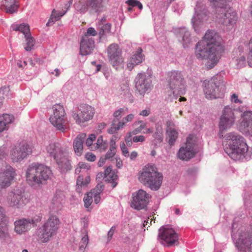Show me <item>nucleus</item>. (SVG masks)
Segmentation results:
<instances>
[{
	"label": "nucleus",
	"mask_w": 252,
	"mask_h": 252,
	"mask_svg": "<svg viewBox=\"0 0 252 252\" xmlns=\"http://www.w3.org/2000/svg\"><path fill=\"white\" fill-rule=\"evenodd\" d=\"M223 51L219 34L214 31L208 30L197 43L195 54L198 59H207L206 65L210 69L217 64Z\"/></svg>",
	"instance_id": "nucleus-1"
},
{
	"label": "nucleus",
	"mask_w": 252,
	"mask_h": 252,
	"mask_svg": "<svg viewBox=\"0 0 252 252\" xmlns=\"http://www.w3.org/2000/svg\"><path fill=\"white\" fill-rule=\"evenodd\" d=\"M224 138L230 150L228 155L232 159L238 160L250 157L252 153L249 150L246 139L242 136L232 132L227 133Z\"/></svg>",
	"instance_id": "nucleus-2"
},
{
	"label": "nucleus",
	"mask_w": 252,
	"mask_h": 252,
	"mask_svg": "<svg viewBox=\"0 0 252 252\" xmlns=\"http://www.w3.org/2000/svg\"><path fill=\"white\" fill-rule=\"evenodd\" d=\"M215 7V11L212 17L213 20L222 25L226 29H230L238 21L237 12L233 8H227L224 0H209Z\"/></svg>",
	"instance_id": "nucleus-3"
},
{
	"label": "nucleus",
	"mask_w": 252,
	"mask_h": 252,
	"mask_svg": "<svg viewBox=\"0 0 252 252\" xmlns=\"http://www.w3.org/2000/svg\"><path fill=\"white\" fill-rule=\"evenodd\" d=\"M52 173L49 167L41 164H32L27 168V182L31 186L45 184L50 179Z\"/></svg>",
	"instance_id": "nucleus-4"
},
{
	"label": "nucleus",
	"mask_w": 252,
	"mask_h": 252,
	"mask_svg": "<svg viewBox=\"0 0 252 252\" xmlns=\"http://www.w3.org/2000/svg\"><path fill=\"white\" fill-rule=\"evenodd\" d=\"M138 179L144 186L156 191L159 189L161 185L163 176L158 171L156 166L148 164L139 171Z\"/></svg>",
	"instance_id": "nucleus-5"
},
{
	"label": "nucleus",
	"mask_w": 252,
	"mask_h": 252,
	"mask_svg": "<svg viewBox=\"0 0 252 252\" xmlns=\"http://www.w3.org/2000/svg\"><path fill=\"white\" fill-rule=\"evenodd\" d=\"M60 224L59 218L57 215H50L38 230V241L45 243L51 240L57 235Z\"/></svg>",
	"instance_id": "nucleus-6"
},
{
	"label": "nucleus",
	"mask_w": 252,
	"mask_h": 252,
	"mask_svg": "<svg viewBox=\"0 0 252 252\" xmlns=\"http://www.w3.org/2000/svg\"><path fill=\"white\" fill-rule=\"evenodd\" d=\"M232 237L236 240V246L241 251L252 252V222L249 228L241 227L235 232L233 229Z\"/></svg>",
	"instance_id": "nucleus-7"
},
{
	"label": "nucleus",
	"mask_w": 252,
	"mask_h": 252,
	"mask_svg": "<svg viewBox=\"0 0 252 252\" xmlns=\"http://www.w3.org/2000/svg\"><path fill=\"white\" fill-rule=\"evenodd\" d=\"M167 80L175 99L177 98V95L184 94L185 81L180 72L173 71L168 72Z\"/></svg>",
	"instance_id": "nucleus-8"
},
{
	"label": "nucleus",
	"mask_w": 252,
	"mask_h": 252,
	"mask_svg": "<svg viewBox=\"0 0 252 252\" xmlns=\"http://www.w3.org/2000/svg\"><path fill=\"white\" fill-rule=\"evenodd\" d=\"M237 111L232 105H226L224 107L219 123L220 135L234 125L236 120L235 113Z\"/></svg>",
	"instance_id": "nucleus-9"
},
{
	"label": "nucleus",
	"mask_w": 252,
	"mask_h": 252,
	"mask_svg": "<svg viewBox=\"0 0 252 252\" xmlns=\"http://www.w3.org/2000/svg\"><path fill=\"white\" fill-rule=\"evenodd\" d=\"M196 137L189 135L187 138L185 145L180 148L178 154V158L182 160L188 161L193 158L196 154Z\"/></svg>",
	"instance_id": "nucleus-10"
},
{
	"label": "nucleus",
	"mask_w": 252,
	"mask_h": 252,
	"mask_svg": "<svg viewBox=\"0 0 252 252\" xmlns=\"http://www.w3.org/2000/svg\"><path fill=\"white\" fill-rule=\"evenodd\" d=\"M216 79L213 78L208 81H205L204 92L208 99L220 98L224 95V88L222 85L218 83Z\"/></svg>",
	"instance_id": "nucleus-11"
},
{
	"label": "nucleus",
	"mask_w": 252,
	"mask_h": 252,
	"mask_svg": "<svg viewBox=\"0 0 252 252\" xmlns=\"http://www.w3.org/2000/svg\"><path fill=\"white\" fill-rule=\"evenodd\" d=\"M79 113H75L72 115L76 124L82 126L86 122L92 120L95 113L94 108L92 106L83 104L79 107Z\"/></svg>",
	"instance_id": "nucleus-12"
},
{
	"label": "nucleus",
	"mask_w": 252,
	"mask_h": 252,
	"mask_svg": "<svg viewBox=\"0 0 252 252\" xmlns=\"http://www.w3.org/2000/svg\"><path fill=\"white\" fill-rule=\"evenodd\" d=\"M179 236L171 228L161 227L159 229L158 240L163 245L171 246L178 243Z\"/></svg>",
	"instance_id": "nucleus-13"
},
{
	"label": "nucleus",
	"mask_w": 252,
	"mask_h": 252,
	"mask_svg": "<svg viewBox=\"0 0 252 252\" xmlns=\"http://www.w3.org/2000/svg\"><path fill=\"white\" fill-rule=\"evenodd\" d=\"M0 189L9 187L17 174L15 169L4 163V165L0 167Z\"/></svg>",
	"instance_id": "nucleus-14"
},
{
	"label": "nucleus",
	"mask_w": 252,
	"mask_h": 252,
	"mask_svg": "<svg viewBox=\"0 0 252 252\" xmlns=\"http://www.w3.org/2000/svg\"><path fill=\"white\" fill-rule=\"evenodd\" d=\"M32 152V147L27 143L19 144L12 148L10 153V158L13 162L22 160Z\"/></svg>",
	"instance_id": "nucleus-15"
},
{
	"label": "nucleus",
	"mask_w": 252,
	"mask_h": 252,
	"mask_svg": "<svg viewBox=\"0 0 252 252\" xmlns=\"http://www.w3.org/2000/svg\"><path fill=\"white\" fill-rule=\"evenodd\" d=\"M135 88L142 96L152 88L151 75H146L145 73H138L135 79Z\"/></svg>",
	"instance_id": "nucleus-16"
},
{
	"label": "nucleus",
	"mask_w": 252,
	"mask_h": 252,
	"mask_svg": "<svg viewBox=\"0 0 252 252\" xmlns=\"http://www.w3.org/2000/svg\"><path fill=\"white\" fill-rule=\"evenodd\" d=\"M150 195L143 189H139L132 194L130 206L140 210L145 208L149 202Z\"/></svg>",
	"instance_id": "nucleus-17"
},
{
	"label": "nucleus",
	"mask_w": 252,
	"mask_h": 252,
	"mask_svg": "<svg viewBox=\"0 0 252 252\" xmlns=\"http://www.w3.org/2000/svg\"><path fill=\"white\" fill-rule=\"evenodd\" d=\"M37 220L33 218H23L16 220L14 223V231L21 235L36 225Z\"/></svg>",
	"instance_id": "nucleus-18"
},
{
	"label": "nucleus",
	"mask_w": 252,
	"mask_h": 252,
	"mask_svg": "<svg viewBox=\"0 0 252 252\" xmlns=\"http://www.w3.org/2000/svg\"><path fill=\"white\" fill-rule=\"evenodd\" d=\"M109 61L114 67L120 65L124 62L122 57V51L117 44H112L107 48Z\"/></svg>",
	"instance_id": "nucleus-19"
},
{
	"label": "nucleus",
	"mask_w": 252,
	"mask_h": 252,
	"mask_svg": "<svg viewBox=\"0 0 252 252\" xmlns=\"http://www.w3.org/2000/svg\"><path fill=\"white\" fill-rule=\"evenodd\" d=\"M0 239L2 242H8L11 237L9 233V220L5 215L4 209L0 206Z\"/></svg>",
	"instance_id": "nucleus-20"
},
{
	"label": "nucleus",
	"mask_w": 252,
	"mask_h": 252,
	"mask_svg": "<svg viewBox=\"0 0 252 252\" xmlns=\"http://www.w3.org/2000/svg\"><path fill=\"white\" fill-rule=\"evenodd\" d=\"M26 198L21 190H15L9 193L7 202L9 206L16 208H21L26 204Z\"/></svg>",
	"instance_id": "nucleus-21"
},
{
	"label": "nucleus",
	"mask_w": 252,
	"mask_h": 252,
	"mask_svg": "<svg viewBox=\"0 0 252 252\" xmlns=\"http://www.w3.org/2000/svg\"><path fill=\"white\" fill-rule=\"evenodd\" d=\"M103 0H87L86 2L79 1L75 4V9L81 13L86 12L88 8H90L94 12H98L102 7Z\"/></svg>",
	"instance_id": "nucleus-22"
},
{
	"label": "nucleus",
	"mask_w": 252,
	"mask_h": 252,
	"mask_svg": "<svg viewBox=\"0 0 252 252\" xmlns=\"http://www.w3.org/2000/svg\"><path fill=\"white\" fill-rule=\"evenodd\" d=\"M238 128L241 132L252 136V111L243 113Z\"/></svg>",
	"instance_id": "nucleus-23"
},
{
	"label": "nucleus",
	"mask_w": 252,
	"mask_h": 252,
	"mask_svg": "<svg viewBox=\"0 0 252 252\" xmlns=\"http://www.w3.org/2000/svg\"><path fill=\"white\" fill-rule=\"evenodd\" d=\"M54 159L62 172H65L71 170L72 166L70 160L65 149L61 153L55 155Z\"/></svg>",
	"instance_id": "nucleus-24"
},
{
	"label": "nucleus",
	"mask_w": 252,
	"mask_h": 252,
	"mask_svg": "<svg viewBox=\"0 0 252 252\" xmlns=\"http://www.w3.org/2000/svg\"><path fill=\"white\" fill-rule=\"evenodd\" d=\"M210 13L207 11L203 10L199 13L195 12L191 19L194 30L197 31L199 26L205 22H210Z\"/></svg>",
	"instance_id": "nucleus-25"
},
{
	"label": "nucleus",
	"mask_w": 252,
	"mask_h": 252,
	"mask_svg": "<svg viewBox=\"0 0 252 252\" xmlns=\"http://www.w3.org/2000/svg\"><path fill=\"white\" fill-rule=\"evenodd\" d=\"M94 47V41L93 38H88L83 36L80 43V53L82 55L90 54Z\"/></svg>",
	"instance_id": "nucleus-26"
},
{
	"label": "nucleus",
	"mask_w": 252,
	"mask_h": 252,
	"mask_svg": "<svg viewBox=\"0 0 252 252\" xmlns=\"http://www.w3.org/2000/svg\"><path fill=\"white\" fill-rule=\"evenodd\" d=\"M142 48H139L136 53L132 55L129 59L127 67L129 70H131L134 66L141 63L145 60V56L142 54Z\"/></svg>",
	"instance_id": "nucleus-27"
},
{
	"label": "nucleus",
	"mask_w": 252,
	"mask_h": 252,
	"mask_svg": "<svg viewBox=\"0 0 252 252\" xmlns=\"http://www.w3.org/2000/svg\"><path fill=\"white\" fill-rule=\"evenodd\" d=\"M1 8H4V11L8 14H13L18 11V2L16 0H2Z\"/></svg>",
	"instance_id": "nucleus-28"
},
{
	"label": "nucleus",
	"mask_w": 252,
	"mask_h": 252,
	"mask_svg": "<svg viewBox=\"0 0 252 252\" xmlns=\"http://www.w3.org/2000/svg\"><path fill=\"white\" fill-rule=\"evenodd\" d=\"M63 198L62 193L56 192L52 199L50 205V210L55 212H58L61 210L63 207Z\"/></svg>",
	"instance_id": "nucleus-29"
},
{
	"label": "nucleus",
	"mask_w": 252,
	"mask_h": 252,
	"mask_svg": "<svg viewBox=\"0 0 252 252\" xmlns=\"http://www.w3.org/2000/svg\"><path fill=\"white\" fill-rule=\"evenodd\" d=\"M86 134L82 133L77 135L73 142V148L76 155L80 156L83 151V143L86 138Z\"/></svg>",
	"instance_id": "nucleus-30"
},
{
	"label": "nucleus",
	"mask_w": 252,
	"mask_h": 252,
	"mask_svg": "<svg viewBox=\"0 0 252 252\" xmlns=\"http://www.w3.org/2000/svg\"><path fill=\"white\" fill-rule=\"evenodd\" d=\"M50 122L57 130L62 132H64L67 129V121L65 118H56L54 116L50 117Z\"/></svg>",
	"instance_id": "nucleus-31"
},
{
	"label": "nucleus",
	"mask_w": 252,
	"mask_h": 252,
	"mask_svg": "<svg viewBox=\"0 0 252 252\" xmlns=\"http://www.w3.org/2000/svg\"><path fill=\"white\" fill-rule=\"evenodd\" d=\"M167 130L166 132L169 137V144L172 145L178 136V132L174 128V124L171 121H168L166 123Z\"/></svg>",
	"instance_id": "nucleus-32"
},
{
	"label": "nucleus",
	"mask_w": 252,
	"mask_h": 252,
	"mask_svg": "<svg viewBox=\"0 0 252 252\" xmlns=\"http://www.w3.org/2000/svg\"><path fill=\"white\" fill-rule=\"evenodd\" d=\"M70 4L71 3L69 2L65 4L64 7L65 10H63V11L59 12L58 13H56L55 9H54L50 19L46 24V26H51L53 25L56 21L59 20L60 18L66 13L67 10L70 7Z\"/></svg>",
	"instance_id": "nucleus-33"
},
{
	"label": "nucleus",
	"mask_w": 252,
	"mask_h": 252,
	"mask_svg": "<svg viewBox=\"0 0 252 252\" xmlns=\"http://www.w3.org/2000/svg\"><path fill=\"white\" fill-rule=\"evenodd\" d=\"M177 36L179 40H181L180 38L181 39L185 46H188L191 41L190 33L185 28L179 29L177 32Z\"/></svg>",
	"instance_id": "nucleus-34"
},
{
	"label": "nucleus",
	"mask_w": 252,
	"mask_h": 252,
	"mask_svg": "<svg viewBox=\"0 0 252 252\" xmlns=\"http://www.w3.org/2000/svg\"><path fill=\"white\" fill-rule=\"evenodd\" d=\"M104 176L111 183V186L113 188L117 186V183L116 181L118 178L117 171H113L112 168L109 166L106 168L104 171Z\"/></svg>",
	"instance_id": "nucleus-35"
},
{
	"label": "nucleus",
	"mask_w": 252,
	"mask_h": 252,
	"mask_svg": "<svg viewBox=\"0 0 252 252\" xmlns=\"http://www.w3.org/2000/svg\"><path fill=\"white\" fill-rule=\"evenodd\" d=\"M65 148L61 147L59 144L51 143L47 146L46 150L50 156L55 159V156L61 153Z\"/></svg>",
	"instance_id": "nucleus-36"
},
{
	"label": "nucleus",
	"mask_w": 252,
	"mask_h": 252,
	"mask_svg": "<svg viewBox=\"0 0 252 252\" xmlns=\"http://www.w3.org/2000/svg\"><path fill=\"white\" fill-rule=\"evenodd\" d=\"M14 120L12 115L5 114L0 116V132L5 130L6 126L11 123Z\"/></svg>",
	"instance_id": "nucleus-37"
},
{
	"label": "nucleus",
	"mask_w": 252,
	"mask_h": 252,
	"mask_svg": "<svg viewBox=\"0 0 252 252\" xmlns=\"http://www.w3.org/2000/svg\"><path fill=\"white\" fill-rule=\"evenodd\" d=\"M90 182V177L89 176H87L84 180L83 176L79 175L76 181V191L79 193L81 192L82 189L86 187Z\"/></svg>",
	"instance_id": "nucleus-38"
},
{
	"label": "nucleus",
	"mask_w": 252,
	"mask_h": 252,
	"mask_svg": "<svg viewBox=\"0 0 252 252\" xmlns=\"http://www.w3.org/2000/svg\"><path fill=\"white\" fill-rule=\"evenodd\" d=\"M108 147V144L106 141H104L102 136L98 137L96 143L91 148V150H99L100 152L105 151Z\"/></svg>",
	"instance_id": "nucleus-39"
},
{
	"label": "nucleus",
	"mask_w": 252,
	"mask_h": 252,
	"mask_svg": "<svg viewBox=\"0 0 252 252\" xmlns=\"http://www.w3.org/2000/svg\"><path fill=\"white\" fill-rule=\"evenodd\" d=\"M53 114L50 117L56 118H65V113L63 106L60 104L55 105L53 108Z\"/></svg>",
	"instance_id": "nucleus-40"
},
{
	"label": "nucleus",
	"mask_w": 252,
	"mask_h": 252,
	"mask_svg": "<svg viewBox=\"0 0 252 252\" xmlns=\"http://www.w3.org/2000/svg\"><path fill=\"white\" fill-rule=\"evenodd\" d=\"M232 62L237 68L243 67L245 66L246 64V58L244 55H240L239 56L234 58Z\"/></svg>",
	"instance_id": "nucleus-41"
},
{
	"label": "nucleus",
	"mask_w": 252,
	"mask_h": 252,
	"mask_svg": "<svg viewBox=\"0 0 252 252\" xmlns=\"http://www.w3.org/2000/svg\"><path fill=\"white\" fill-rule=\"evenodd\" d=\"M90 169L91 166L89 164L84 162H80L75 168V172L76 174H79L80 173H85L87 172Z\"/></svg>",
	"instance_id": "nucleus-42"
},
{
	"label": "nucleus",
	"mask_w": 252,
	"mask_h": 252,
	"mask_svg": "<svg viewBox=\"0 0 252 252\" xmlns=\"http://www.w3.org/2000/svg\"><path fill=\"white\" fill-rule=\"evenodd\" d=\"M13 30L21 32L24 34L25 36H26L27 34H31L29 26L26 24L17 25L15 27H13Z\"/></svg>",
	"instance_id": "nucleus-43"
},
{
	"label": "nucleus",
	"mask_w": 252,
	"mask_h": 252,
	"mask_svg": "<svg viewBox=\"0 0 252 252\" xmlns=\"http://www.w3.org/2000/svg\"><path fill=\"white\" fill-rule=\"evenodd\" d=\"M25 38L26 41V44L24 48L26 51H30L34 45V39L32 37L31 34H27Z\"/></svg>",
	"instance_id": "nucleus-44"
},
{
	"label": "nucleus",
	"mask_w": 252,
	"mask_h": 252,
	"mask_svg": "<svg viewBox=\"0 0 252 252\" xmlns=\"http://www.w3.org/2000/svg\"><path fill=\"white\" fill-rule=\"evenodd\" d=\"M84 235L82 237L79 244V250L82 251H83L86 248L89 242L88 234L85 230H84Z\"/></svg>",
	"instance_id": "nucleus-45"
},
{
	"label": "nucleus",
	"mask_w": 252,
	"mask_h": 252,
	"mask_svg": "<svg viewBox=\"0 0 252 252\" xmlns=\"http://www.w3.org/2000/svg\"><path fill=\"white\" fill-rule=\"evenodd\" d=\"M93 192L90 191L85 195L83 200L84 206L86 208H89L93 202Z\"/></svg>",
	"instance_id": "nucleus-46"
},
{
	"label": "nucleus",
	"mask_w": 252,
	"mask_h": 252,
	"mask_svg": "<svg viewBox=\"0 0 252 252\" xmlns=\"http://www.w3.org/2000/svg\"><path fill=\"white\" fill-rule=\"evenodd\" d=\"M111 28V25L108 23L101 26L99 32L100 37L101 38L104 35L109 33L110 32Z\"/></svg>",
	"instance_id": "nucleus-47"
},
{
	"label": "nucleus",
	"mask_w": 252,
	"mask_h": 252,
	"mask_svg": "<svg viewBox=\"0 0 252 252\" xmlns=\"http://www.w3.org/2000/svg\"><path fill=\"white\" fill-rule=\"evenodd\" d=\"M134 115L132 114H130L127 115L126 117H125L121 121H120L119 123L120 124V126L124 128L127 123L130 122L134 119Z\"/></svg>",
	"instance_id": "nucleus-48"
},
{
	"label": "nucleus",
	"mask_w": 252,
	"mask_h": 252,
	"mask_svg": "<svg viewBox=\"0 0 252 252\" xmlns=\"http://www.w3.org/2000/svg\"><path fill=\"white\" fill-rule=\"evenodd\" d=\"M126 3L132 7L137 6L141 10L143 8L142 3L137 0H127Z\"/></svg>",
	"instance_id": "nucleus-49"
},
{
	"label": "nucleus",
	"mask_w": 252,
	"mask_h": 252,
	"mask_svg": "<svg viewBox=\"0 0 252 252\" xmlns=\"http://www.w3.org/2000/svg\"><path fill=\"white\" fill-rule=\"evenodd\" d=\"M7 156L5 152V149L4 147H0V167L4 165V163H6L4 160Z\"/></svg>",
	"instance_id": "nucleus-50"
},
{
	"label": "nucleus",
	"mask_w": 252,
	"mask_h": 252,
	"mask_svg": "<svg viewBox=\"0 0 252 252\" xmlns=\"http://www.w3.org/2000/svg\"><path fill=\"white\" fill-rule=\"evenodd\" d=\"M96 137L95 135L94 134H91L89 135V137L87 139L86 141V145L89 147V148L91 149V148L94 146L93 145V142L95 139Z\"/></svg>",
	"instance_id": "nucleus-51"
},
{
	"label": "nucleus",
	"mask_w": 252,
	"mask_h": 252,
	"mask_svg": "<svg viewBox=\"0 0 252 252\" xmlns=\"http://www.w3.org/2000/svg\"><path fill=\"white\" fill-rule=\"evenodd\" d=\"M122 128V127L120 126L119 123H118V124L117 125L113 123L112 125V126L111 127V128L108 129V132L110 134H113L116 131Z\"/></svg>",
	"instance_id": "nucleus-52"
},
{
	"label": "nucleus",
	"mask_w": 252,
	"mask_h": 252,
	"mask_svg": "<svg viewBox=\"0 0 252 252\" xmlns=\"http://www.w3.org/2000/svg\"><path fill=\"white\" fill-rule=\"evenodd\" d=\"M97 34V32L93 28H89L88 29L87 32L85 33L84 36H86L88 38H93L90 37V36H95Z\"/></svg>",
	"instance_id": "nucleus-53"
},
{
	"label": "nucleus",
	"mask_w": 252,
	"mask_h": 252,
	"mask_svg": "<svg viewBox=\"0 0 252 252\" xmlns=\"http://www.w3.org/2000/svg\"><path fill=\"white\" fill-rule=\"evenodd\" d=\"M103 189V185L102 183H98L95 188L91 191L97 194H100Z\"/></svg>",
	"instance_id": "nucleus-54"
},
{
	"label": "nucleus",
	"mask_w": 252,
	"mask_h": 252,
	"mask_svg": "<svg viewBox=\"0 0 252 252\" xmlns=\"http://www.w3.org/2000/svg\"><path fill=\"white\" fill-rule=\"evenodd\" d=\"M230 101L233 103L242 104V100L238 98V96L236 94H233L230 97Z\"/></svg>",
	"instance_id": "nucleus-55"
},
{
	"label": "nucleus",
	"mask_w": 252,
	"mask_h": 252,
	"mask_svg": "<svg viewBox=\"0 0 252 252\" xmlns=\"http://www.w3.org/2000/svg\"><path fill=\"white\" fill-rule=\"evenodd\" d=\"M120 147L122 151L123 155L126 157H129V152L127 148L126 147L124 142H121L120 144Z\"/></svg>",
	"instance_id": "nucleus-56"
},
{
	"label": "nucleus",
	"mask_w": 252,
	"mask_h": 252,
	"mask_svg": "<svg viewBox=\"0 0 252 252\" xmlns=\"http://www.w3.org/2000/svg\"><path fill=\"white\" fill-rule=\"evenodd\" d=\"M118 137L116 135H113L111 138L110 141V149L116 150L117 145L116 144V141Z\"/></svg>",
	"instance_id": "nucleus-57"
},
{
	"label": "nucleus",
	"mask_w": 252,
	"mask_h": 252,
	"mask_svg": "<svg viewBox=\"0 0 252 252\" xmlns=\"http://www.w3.org/2000/svg\"><path fill=\"white\" fill-rule=\"evenodd\" d=\"M10 91L8 86H4L0 88V95L3 97L4 95H7Z\"/></svg>",
	"instance_id": "nucleus-58"
},
{
	"label": "nucleus",
	"mask_w": 252,
	"mask_h": 252,
	"mask_svg": "<svg viewBox=\"0 0 252 252\" xmlns=\"http://www.w3.org/2000/svg\"><path fill=\"white\" fill-rule=\"evenodd\" d=\"M85 158L89 161H94L96 159L95 156L91 153H87L85 155Z\"/></svg>",
	"instance_id": "nucleus-59"
},
{
	"label": "nucleus",
	"mask_w": 252,
	"mask_h": 252,
	"mask_svg": "<svg viewBox=\"0 0 252 252\" xmlns=\"http://www.w3.org/2000/svg\"><path fill=\"white\" fill-rule=\"evenodd\" d=\"M124 114V109L123 108H120L118 110L115 111L113 113V116L115 118H121V116Z\"/></svg>",
	"instance_id": "nucleus-60"
},
{
	"label": "nucleus",
	"mask_w": 252,
	"mask_h": 252,
	"mask_svg": "<svg viewBox=\"0 0 252 252\" xmlns=\"http://www.w3.org/2000/svg\"><path fill=\"white\" fill-rule=\"evenodd\" d=\"M116 150L109 149V150L108 151V152L105 155V157L107 159H110L114 156V155L116 154Z\"/></svg>",
	"instance_id": "nucleus-61"
},
{
	"label": "nucleus",
	"mask_w": 252,
	"mask_h": 252,
	"mask_svg": "<svg viewBox=\"0 0 252 252\" xmlns=\"http://www.w3.org/2000/svg\"><path fill=\"white\" fill-rule=\"evenodd\" d=\"M145 138L143 135L135 136L132 138V140L134 142H142L144 141Z\"/></svg>",
	"instance_id": "nucleus-62"
},
{
	"label": "nucleus",
	"mask_w": 252,
	"mask_h": 252,
	"mask_svg": "<svg viewBox=\"0 0 252 252\" xmlns=\"http://www.w3.org/2000/svg\"><path fill=\"white\" fill-rule=\"evenodd\" d=\"M155 218L154 216H150V217H148L146 220H145L143 223V225L144 227H145L146 225H147L148 223L150 224V225L152 224V221H154V222L155 223Z\"/></svg>",
	"instance_id": "nucleus-63"
},
{
	"label": "nucleus",
	"mask_w": 252,
	"mask_h": 252,
	"mask_svg": "<svg viewBox=\"0 0 252 252\" xmlns=\"http://www.w3.org/2000/svg\"><path fill=\"white\" fill-rule=\"evenodd\" d=\"M115 227L113 226L110 228V230L109 231L108 233V241H110L112 239L113 235L114 233V232L115 231Z\"/></svg>",
	"instance_id": "nucleus-64"
}]
</instances>
